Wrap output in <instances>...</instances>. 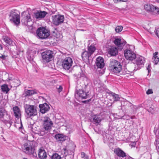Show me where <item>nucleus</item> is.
<instances>
[{"mask_svg":"<svg viewBox=\"0 0 159 159\" xmlns=\"http://www.w3.org/2000/svg\"><path fill=\"white\" fill-rule=\"evenodd\" d=\"M112 71L114 73L118 74H122V66L120 63L118 64V65L115 67L112 70Z\"/></svg>","mask_w":159,"mask_h":159,"instance_id":"nucleus-20","label":"nucleus"},{"mask_svg":"<svg viewBox=\"0 0 159 159\" xmlns=\"http://www.w3.org/2000/svg\"><path fill=\"white\" fill-rule=\"evenodd\" d=\"M123 27L121 26H118L115 29V31L116 32H120L122 30Z\"/></svg>","mask_w":159,"mask_h":159,"instance_id":"nucleus-40","label":"nucleus"},{"mask_svg":"<svg viewBox=\"0 0 159 159\" xmlns=\"http://www.w3.org/2000/svg\"><path fill=\"white\" fill-rule=\"evenodd\" d=\"M24 159H27V158H24Z\"/></svg>","mask_w":159,"mask_h":159,"instance_id":"nucleus-55","label":"nucleus"},{"mask_svg":"<svg viewBox=\"0 0 159 159\" xmlns=\"http://www.w3.org/2000/svg\"><path fill=\"white\" fill-rule=\"evenodd\" d=\"M113 42L117 47L118 49L121 50L123 47L126 44V41L123 39H121L120 38H115Z\"/></svg>","mask_w":159,"mask_h":159,"instance_id":"nucleus-12","label":"nucleus"},{"mask_svg":"<svg viewBox=\"0 0 159 159\" xmlns=\"http://www.w3.org/2000/svg\"><path fill=\"white\" fill-rule=\"evenodd\" d=\"M152 12L154 14H159V8L154 6V8H153Z\"/></svg>","mask_w":159,"mask_h":159,"instance_id":"nucleus-37","label":"nucleus"},{"mask_svg":"<svg viewBox=\"0 0 159 159\" xmlns=\"http://www.w3.org/2000/svg\"><path fill=\"white\" fill-rule=\"evenodd\" d=\"M84 159H89V157L88 156H86L84 158Z\"/></svg>","mask_w":159,"mask_h":159,"instance_id":"nucleus-50","label":"nucleus"},{"mask_svg":"<svg viewBox=\"0 0 159 159\" xmlns=\"http://www.w3.org/2000/svg\"><path fill=\"white\" fill-rule=\"evenodd\" d=\"M22 19L21 22L22 24L27 26L31 25L32 19L30 14L27 12L24 11L21 13Z\"/></svg>","mask_w":159,"mask_h":159,"instance_id":"nucleus-6","label":"nucleus"},{"mask_svg":"<svg viewBox=\"0 0 159 159\" xmlns=\"http://www.w3.org/2000/svg\"><path fill=\"white\" fill-rule=\"evenodd\" d=\"M76 97L78 96L82 99H86L88 96L87 93L82 89H80L77 90L75 94Z\"/></svg>","mask_w":159,"mask_h":159,"instance_id":"nucleus-15","label":"nucleus"},{"mask_svg":"<svg viewBox=\"0 0 159 159\" xmlns=\"http://www.w3.org/2000/svg\"><path fill=\"white\" fill-rule=\"evenodd\" d=\"M144 8L146 10L152 12L154 6L150 4H146L144 5Z\"/></svg>","mask_w":159,"mask_h":159,"instance_id":"nucleus-35","label":"nucleus"},{"mask_svg":"<svg viewBox=\"0 0 159 159\" xmlns=\"http://www.w3.org/2000/svg\"><path fill=\"white\" fill-rule=\"evenodd\" d=\"M36 33L38 38L42 39L47 38L50 35V31L43 27L38 28L36 30Z\"/></svg>","mask_w":159,"mask_h":159,"instance_id":"nucleus-3","label":"nucleus"},{"mask_svg":"<svg viewBox=\"0 0 159 159\" xmlns=\"http://www.w3.org/2000/svg\"><path fill=\"white\" fill-rule=\"evenodd\" d=\"M120 63L114 59H111L109 64V67L111 70H112L115 67Z\"/></svg>","mask_w":159,"mask_h":159,"instance_id":"nucleus-18","label":"nucleus"},{"mask_svg":"<svg viewBox=\"0 0 159 159\" xmlns=\"http://www.w3.org/2000/svg\"><path fill=\"white\" fill-rule=\"evenodd\" d=\"M158 52H156L153 54L152 57L153 62L155 64H157L159 61V58L157 55Z\"/></svg>","mask_w":159,"mask_h":159,"instance_id":"nucleus-30","label":"nucleus"},{"mask_svg":"<svg viewBox=\"0 0 159 159\" xmlns=\"http://www.w3.org/2000/svg\"><path fill=\"white\" fill-rule=\"evenodd\" d=\"M2 39L6 43L10 45H13L14 43L12 40L7 36L3 35L2 37Z\"/></svg>","mask_w":159,"mask_h":159,"instance_id":"nucleus-27","label":"nucleus"},{"mask_svg":"<svg viewBox=\"0 0 159 159\" xmlns=\"http://www.w3.org/2000/svg\"><path fill=\"white\" fill-rule=\"evenodd\" d=\"M15 116L16 118H19L21 116L20 111L17 106H15L13 108Z\"/></svg>","mask_w":159,"mask_h":159,"instance_id":"nucleus-22","label":"nucleus"},{"mask_svg":"<svg viewBox=\"0 0 159 159\" xmlns=\"http://www.w3.org/2000/svg\"><path fill=\"white\" fill-rule=\"evenodd\" d=\"M108 52L111 56H116L118 53V49L115 47L112 46L108 50Z\"/></svg>","mask_w":159,"mask_h":159,"instance_id":"nucleus-21","label":"nucleus"},{"mask_svg":"<svg viewBox=\"0 0 159 159\" xmlns=\"http://www.w3.org/2000/svg\"><path fill=\"white\" fill-rule=\"evenodd\" d=\"M155 31L157 36L159 38V29H156Z\"/></svg>","mask_w":159,"mask_h":159,"instance_id":"nucleus-44","label":"nucleus"},{"mask_svg":"<svg viewBox=\"0 0 159 159\" xmlns=\"http://www.w3.org/2000/svg\"><path fill=\"white\" fill-rule=\"evenodd\" d=\"M36 53V51L34 49L28 51L27 52V58L30 61L32 60L34 58V55Z\"/></svg>","mask_w":159,"mask_h":159,"instance_id":"nucleus-24","label":"nucleus"},{"mask_svg":"<svg viewBox=\"0 0 159 159\" xmlns=\"http://www.w3.org/2000/svg\"><path fill=\"white\" fill-rule=\"evenodd\" d=\"M54 137L57 141H63L66 140V136L63 134H58L55 135Z\"/></svg>","mask_w":159,"mask_h":159,"instance_id":"nucleus-26","label":"nucleus"},{"mask_svg":"<svg viewBox=\"0 0 159 159\" xmlns=\"http://www.w3.org/2000/svg\"><path fill=\"white\" fill-rule=\"evenodd\" d=\"M47 14V13L45 11H41L35 13L34 16L36 19L40 20L44 18Z\"/></svg>","mask_w":159,"mask_h":159,"instance_id":"nucleus-16","label":"nucleus"},{"mask_svg":"<svg viewBox=\"0 0 159 159\" xmlns=\"http://www.w3.org/2000/svg\"><path fill=\"white\" fill-rule=\"evenodd\" d=\"M53 24L56 25H58L62 23L64 19V16L63 15H57L52 16Z\"/></svg>","mask_w":159,"mask_h":159,"instance_id":"nucleus-11","label":"nucleus"},{"mask_svg":"<svg viewBox=\"0 0 159 159\" xmlns=\"http://www.w3.org/2000/svg\"><path fill=\"white\" fill-rule=\"evenodd\" d=\"M24 108L28 118L35 116L37 114L36 107L34 106L26 104L24 106Z\"/></svg>","mask_w":159,"mask_h":159,"instance_id":"nucleus-2","label":"nucleus"},{"mask_svg":"<svg viewBox=\"0 0 159 159\" xmlns=\"http://www.w3.org/2000/svg\"><path fill=\"white\" fill-rule=\"evenodd\" d=\"M114 152L118 156L123 157L125 156V153L119 148L115 150Z\"/></svg>","mask_w":159,"mask_h":159,"instance_id":"nucleus-25","label":"nucleus"},{"mask_svg":"<svg viewBox=\"0 0 159 159\" xmlns=\"http://www.w3.org/2000/svg\"><path fill=\"white\" fill-rule=\"evenodd\" d=\"M151 69V66L150 64H148V66L147 68V69L148 70V72H149V71Z\"/></svg>","mask_w":159,"mask_h":159,"instance_id":"nucleus-46","label":"nucleus"},{"mask_svg":"<svg viewBox=\"0 0 159 159\" xmlns=\"http://www.w3.org/2000/svg\"><path fill=\"white\" fill-rule=\"evenodd\" d=\"M1 88L2 91L4 93H7L10 90V89H9L7 84H3L1 86Z\"/></svg>","mask_w":159,"mask_h":159,"instance_id":"nucleus-34","label":"nucleus"},{"mask_svg":"<svg viewBox=\"0 0 159 159\" xmlns=\"http://www.w3.org/2000/svg\"><path fill=\"white\" fill-rule=\"evenodd\" d=\"M37 91L36 90H28L25 92V96H31L33 94H37Z\"/></svg>","mask_w":159,"mask_h":159,"instance_id":"nucleus-29","label":"nucleus"},{"mask_svg":"<svg viewBox=\"0 0 159 159\" xmlns=\"http://www.w3.org/2000/svg\"><path fill=\"white\" fill-rule=\"evenodd\" d=\"M43 61L48 62L53 59L54 54L52 51L48 50L43 52L41 54Z\"/></svg>","mask_w":159,"mask_h":159,"instance_id":"nucleus-5","label":"nucleus"},{"mask_svg":"<svg viewBox=\"0 0 159 159\" xmlns=\"http://www.w3.org/2000/svg\"><path fill=\"white\" fill-rule=\"evenodd\" d=\"M92 122L96 126L100 125L102 120L101 117L99 115H94L92 116Z\"/></svg>","mask_w":159,"mask_h":159,"instance_id":"nucleus-13","label":"nucleus"},{"mask_svg":"<svg viewBox=\"0 0 159 159\" xmlns=\"http://www.w3.org/2000/svg\"><path fill=\"white\" fill-rule=\"evenodd\" d=\"M53 35L56 38H59L60 37V33L57 32V30L53 31Z\"/></svg>","mask_w":159,"mask_h":159,"instance_id":"nucleus-39","label":"nucleus"},{"mask_svg":"<svg viewBox=\"0 0 159 159\" xmlns=\"http://www.w3.org/2000/svg\"><path fill=\"white\" fill-rule=\"evenodd\" d=\"M134 49V46L131 45L129 48L126 49L124 51V56L125 58L131 61L134 60L136 57V54L133 51L132 49V48Z\"/></svg>","mask_w":159,"mask_h":159,"instance_id":"nucleus-4","label":"nucleus"},{"mask_svg":"<svg viewBox=\"0 0 159 159\" xmlns=\"http://www.w3.org/2000/svg\"><path fill=\"white\" fill-rule=\"evenodd\" d=\"M20 12L17 10H11L9 16L11 22L16 25H19L20 23Z\"/></svg>","mask_w":159,"mask_h":159,"instance_id":"nucleus-1","label":"nucleus"},{"mask_svg":"<svg viewBox=\"0 0 159 159\" xmlns=\"http://www.w3.org/2000/svg\"><path fill=\"white\" fill-rule=\"evenodd\" d=\"M38 155L39 157L41 159H45L47 157V153L43 149H39Z\"/></svg>","mask_w":159,"mask_h":159,"instance_id":"nucleus-23","label":"nucleus"},{"mask_svg":"<svg viewBox=\"0 0 159 159\" xmlns=\"http://www.w3.org/2000/svg\"><path fill=\"white\" fill-rule=\"evenodd\" d=\"M72 63V58L70 57H67L63 60L62 65L64 69L68 70L71 67Z\"/></svg>","mask_w":159,"mask_h":159,"instance_id":"nucleus-9","label":"nucleus"},{"mask_svg":"<svg viewBox=\"0 0 159 159\" xmlns=\"http://www.w3.org/2000/svg\"><path fill=\"white\" fill-rule=\"evenodd\" d=\"M40 111L42 113H45L48 111L50 108L49 106L47 103H44L41 105H39Z\"/></svg>","mask_w":159,"mask_h":159,"instance_id":"nucleus-17","label":"nucleus"},{"mask_svg":"<svg viewBox=\"0 0 159 159\" xmlns=\"http://www.w3.org/2000/svg\"><path fill=\"white\" fill-rule=\"evenodd\" d=\"M77 76L78 77H79V75H77Z\"/></svg>","mask_w":159,"mask_h":159,"instance_id":"nucleus-54","label":"nucleus"},{"mask_svg":"<svg viewBox=\"0 0 159 159\" xmlns=\"http://www.w3.org/2000/svg\"><path fill=\"white\" fill-rule=\"evenodd\" d=\"M51 158L52 159H61V157L57 153H55L53 154Z\"/></svg>","mask_w":159,"mask_h":159,"instance_id":"nucleus-38","label":"nucleus"},{"mask_svg":"<svg viewBox=\"0 0 159 159\" xmlns=\"http://www.w3.org/2000/svg\"><path fill=\"white\" fill-rule=\"evenodd\" d=\"M134 62L135 64V68L136 70H139L143 67L145 61L144 58L140 56H136Z\"/></svg>","mask_w":159,"mask_h":159,"instance_id":"nucleus-7","label":"nucleus"},{"mask_svg":"<svg viewBox=\"0 0 159 159\" xmlns=\"http://www.w3.org/2000/svg\"><path fill=\"white\" fill-rule=\"evenodd\" d=\"M87 155H86L84 152H82L81 153V156L82 158H84L86 157Z\"/></svg>","mask_w":159,"mask_h":159,"instance_id":"nucleus-45","label":"nucleus"},{"mask_svg":"<svg viewBox=\"0 0 159 159\" xmlns=\"http://www.w3.org/2000/svg\"><path fill=\"white\" fill-rule=\"evenodd\" d=\"M0 47L1 48V49H2V47H1V44H0Z\"/></svg>","mask_w":159,"mask_h":159,"instance_id":"nucleus-53","label":"nucleus"},{"mask_svg":"<svg viewBox=\"0 0 159 159\" xmlns=\"http://www.w3.org/2000/svg\"><path fill=\"white\" fill-rule=\"evenodd\" d=\"M32 142H28L25 143L22 147L23 151L26 153H32L34 152V149L32 147Z\"/></svg>","mask_w":159,"mask_h":159,"instance_id":"nucleus-8","label":"nucleus"},{"mask_svg":"<svg viewBox=\"0 0 159 159\" xmlns=\"http://www.w3.org/2000/svg\"><path fill=\"white\" fill-rule=\"evenodd\" d=\"M57 91L58 92L60 93L62 91L63 88L61 85H59L57 86Z\"/></svg>","mask_w":159,"mask_h":159,"instance_id":"nucleus-41","label":"nucleus"},{"mask_svg":"<svg viewBox=\"0 0 159 159\" xmlns=\"http://www.w3.org/2000/svg\"><path fill=\"white\" fill-rule=\"evenodd\" d=\"M155 144L156 145H157L158 143V141L157 140H156L155 142Z\"/></svg>","mask_w":159,"mask_h":159,"instance_id":"nucleus-51","label":"nucleus"},{"mask_svg":"<svg viewBox=\"0 0 159 159\" xmlns=\"http://www.w3.org/2000/svg\"><path fill=\"white\" fill-rule=\"evenodd\" d=\"M4 122L8 127H10L12 123L11 119L10 116V119H9L8 117H6V118L4 119Z\"/></svg>","mask_w":159,"mask_h":159,"instance_id":"nucleus-32","label":"nucleus"},{"mask_svg":"<svg viewBox=\"0 0 159 159\" xmlns=\"http://www.w3.org/2000/svg\"><path fill=\"white\" fill-rule=\"evenodd\" d=\"M109 94L112 97L114 101L119 100L120 98L118 95L112 92H110Z\"/></svg>","mask_w":159,"mask_h":159,"instance_id":"nucleus-31","label":"nucleus"},{"mask_svg":"<svg viewBox=\"0 0 159 159\" xmlns=\"http://www.w3.org/2000/svg\"><path fill=\"white\" fill-rule=\"evenodd\" d=\"M0 58L3 59H4L5 58V56L3 55H2L1 56H0Z\"/></svg>","mask_w":159,"mask_h":159,"instance_id":"nucleus-49","label":"nucleus"},{"mask_svg":"<svg viewBox=\"0 0 159 159\" xmlns=\"http://www.w3.org/2000/svg\"><path fill=\"white\" fill-rule=\"evenodd\" d=\"M96 65L98 68H102L105 66L103 58L101 57H98L96 58Z\"/></svg>","mask_w":159,"mask_h":159,"instance_id":"nucleus-14","label":"nucleus"},{"mask_svg":"<svg viewBox=\"0 0 159 159\" xmlns=\"http://www.w3.org/2000/svg\"><path fill=\"white\" fill-rule=\"evenodd\" d=\"M130 144L133 147H135L136 145V143L135 142H132Z\"/></svg>","mask_w":159,"mask_h":159,"instance_id":"nucleus-47","label":"nucleus"},{"mask_svg":"<svg viewBox=\"0 0 159 159\" xmlns=\"http://www.w3.org/2000/svg\"><path fill=\"white\" fill-rule=\"evenodd\" d=\"M8 117L9 119H10V116L8 112L3 108H0V119L4 118V116Z\"/></svg>","mask_w":159,"mask_h":159,"instance_id":"nucleus-19","label":"nucleus"},{"mask_svg":"<svg viewBox=\"0 0 159 159\" xmlns=\"http://www.w3.org/2000/svg\"><path fill=\"white\" fill-rule=\"evenodd\" d=\"M91 55L88 51L83 52L82 54V57L84 60H89V57Z\"/></svg>","mask_w":159,"mask_h":159,"instance_id":"nucleus-28","label":"nucleus"},{"mask_svg":"<svg viewBox=\"0 0 159 159\" xmlns=\"http://www.w3.org/2000/svg\"><path fill=\"white\" fill-rule=\"evenodd\" d=\"M148 111L149 112H150L152 114L154 113V110L153 109H152V110H151L150 109H148Z\"/></svg>","mask_w":159,"mask_h":159,"instance_id":"nucleus-48","label":"nucleus"},{"mask_svg":"<svg viewBox=\"0 0 159 159\" xmlns=\"http://www.w3.org/2000/svg\"><path fill=\"white\" fill-rule=\"evenodd\" d=\"M153 92L152 89H149L146 91V94L149 95L153 93Z\"/></svg>","mask_w":159,"mask_h":159,"instance_id":"nucleus-42","label":"nucleus"},{"mask_svg":"<svg viewBox=\"0 0 159 159\" xmlns=\"http://www.w3.org/2000/svg\"><path fill=\"white\" fill-rule=\"evenodd\" d=\"M94 130L95 131V132H97V133H98V131H97V129H96V127H94Z\"/></svg>","mask_w":159,"mask_h":159,"instance_id":"nucleus-52","label":"nucleus"},{"mask_svg":"<svg viewBox=\"0 0 159 159\" xmlns=\"http://www.w3.org/2000/svg\"><path fill=\"white\" fill-rule=\"evenodd\" d=\"M114 1L115 3H118L120 2H125L127 1V0H114Z\"/></svg>","mask_w":159,"mask_h":159,"instance_id":"nucleus-43","label":"nucleus"},{"mask_svg":"<svg viewBox=\"0 0 159 159\" xmlns=\"http://www.w3.org/2000/svg\"><path fill=\"white\" fill-rule=\"evenodd\" d=\"M72 152L70 150H67L66 148H64L61 150V153L63 156H66L68 154H70Z\"/></svg>","mask_w":159,"mask_h":159,"instance_id":"nucleus-33","label":"nucleus"},{"mask_svg":"<svg viewBox=\"0 0 159 159\" xmlns=\"http://www.w3.org/2000/svg\"><path fill=\"white\" fill-rule=\"evenodd\" d=\"M96 49L94 45H91L88 47V51L92 55Z\"/></svg>","mask_w":159,"mask_h":159,"instance_id":"nucleus-36","label":"nucleus"},{"mask_svg":"<svg viewBox=\"0 0 159 159\" xmlns=\"http://www.w3.org/2000/svg\"><path fill=\"white\" fill-rule=\"evenodd\" d=\"M53 123L50 118L47 116L44 117L43 126L47 130L51 129L53 126Z\"/></svg>","mask_w":159,"mask_h":159,"instance_id":"nucleus-10","label":"nucleus"}]
</instances>
